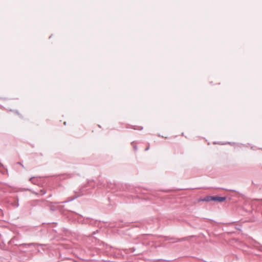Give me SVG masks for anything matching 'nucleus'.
<instances>
[{
	"mask_svg": "<svg viewBox=\"0 0 262 262\" xmlns=\"http://www.w3.org/2000/svg\"><path fill=\"white\" fill-rule=\"evenodd\" d=\"M226 200L225 197H220V196H213V201H217L219 202H222Z\"/></svg>",
	"mask_w": 262,
	"mask_h": 262,
	"instance_id": "obj_1",
	"label": "nucleus"
},
{
	"mask_svg": "<svg viewBox=\"0 0 262 262\" xmlns=\"http://www.w3.org/2000/svg\"><path fill=\"white\" fill-rule=\"evenodd\" d=\"M200 201L205 202H209L211 201H213V196H208L203 199H201Z\"/></svg>",
	"mask_w": 262,
	"mask_h": 262,
	"instance_id": "obj_2",
	"label": "nucleus"
}]
</instances>
